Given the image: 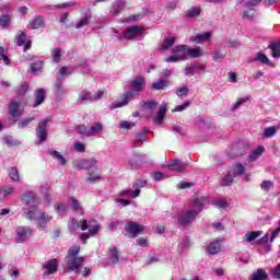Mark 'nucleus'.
<instances>
[{
    "label": "nucleus",
    "mask_w": 280,
    "mask_h": 280,
    "mask_svg": "<svg viewBox=\"0 0 280 280\" xmlns=\"http://www.w3.org/2000/svg\"><path fill=\"white\" fill-rule=\"evenodd\" d=\"M248 100H250V97L245 96L243 98H238L234 105L232 106V110H237V108H240L243 104H246V102H248Z\"/></svg>",
    "instance_id": "51"
},
{
    "label": "nucleus",
    "mask_w": 280,
    "mask_h": 280,
    "mask_svg": "<svg viewBox=\"0 0 280 280\" xmlns=\"http://www.w3.org/2000/svg\"><path fill=\"white\" fill-rule=\"evenodd\" d=\"M51 56H52V62H60V58H61L60 48L52 49Z\"/></svg>",
    "instance_id": "56"
},
{
    "label": "nucleus",
    "mask_w": 280,
    "mask_h": 280,
    "mask_svg": "<svg viewBox=\"0 0 280 280\" xmlns=\"http://www.w3.org/2000/svg\"><path fill=\"white\" fill-rule=\"evenodd\" d=\"M167 107L165 105H161L158 114L155 115V117H153V124H155L156 126H161V124H163V120L165 119Z\"/></svg>",
    "instance_id": "21"
},
{
    "label": "nucleus",
    "mask_w": 280,
    "mask_h": 280,
    "mask_svg": "<svg viewBox=\"0 0 280 280\" xmlns=\"http://www.w3.org/2000/svg\"><path fill=\"white\" fill-rule=\"evenodd\" d=\"M120 128L122 130H130V128H135V122L128 121V120H122L120 122Z\"/></svg>",
    "instance_id": "60"
},
{
    "label": "nucleus",
    "mask_w": 280,
    "mask_h": 280,
    "mask_svg": "<svg viewBox=\"0 0 280 280\" xmlns=\"http://www.w3.org/2000/svg\"><path fill=\"white\" fill-rule=\"evenodd\" d=\"M48 154L52 156V159H56L59 162V165H67V159H65L63 155L60 154V152L56 150H50L48 151Z\"/></svg>",
    "instance_id": "37"
},
{
    "label": "nucleus",
    "mask_w": 280,
    "mask_h": 280,
    "mask_svg": "<svg viewBox=\"0 0 280 280\" xmlns=\"http://www.w3.org/2000/svg\"><path fill=\"white\" fill-rule=\"evenodd\" d=\"M45 25V21L43 20V16L37 15L30 22L31 30H38L39 27H43Z\"/></svg>",
    "instance_id": "31"
},
{
    "label": "nucleus",
    "mask_w": 280,
    "mask_h": 280,
    "mask_svg": "<svg viewBox=\"0 0 280 280\" xmlns=\"http://www.w3.org/2000/svg\"><path fill=\"white\" fill-rule=\"evenodd\" d=\"M124 8H126V2L124 0H115V2L112 5L110 13L114 14V16H117Z\"/></svg>",
    "instance_id": "23"
},
{
    "label": "nucleus",
    "mask_w": 280,
    "mask_h": 280,
    "mask_svg": "<svg viewBox=\"0 0 280 280\" xmlns=\"http://www.w3.org/2000/svg\"><path fill=\"white\" fill-rule=\"evenodd\" d=\"M148 139V135L145 133V131L140 132L137 138H136V144L139 143H145V140Z\"/></svg>",
    "instance_id": "59"
},
{
    "label": "nucleus",
    "mask_w": 280,
    "mask_h": 280,
    "mask_svg": "<svg viewBox=\"0 0 280 280\" xmlns=\"http://www.w3.org/2000/svg\"><path fill=\"white\" fill-rule=\"evenodd\" d=\"M166 86H168V83L165 79H160L158 82L152 84L153 91H163Z\"/></svg>",
    "instance_id": "42"
},
{
    "label": "nucleus",
    "mask_w": 280,
    "mask_h": 280,
    "mask_svg": "<svg viewBox=\"0 0 280 280\" xmlns=\"http://www.w3.org/2000/svg\"><path fill=\"white\" fill-rule=\"evenodd\" d=\"M256 60H258V62H261L262 65H270V59H268V56L261 52H258Z\"/></svg>",
    "instance_id": "57"
},
{
    "label": "nucleus",
    "mask_w": 280,
    "mask_h": 280,
    "mask_svg": "<svg viewBox=\"0 0 280 280\" xmlns=\"http://www.w3.org/2000/svg\"><path fill=\"white\" fill-rule=\"evenodd\" d=\"M176 44V37H166L164 39V43L161 45L160 49L161 51H167V49H171V47H174Z\"/></svg>",
    "instance_id": "32"
},
{
    "label": "nucleus",
    "mask_w": 280,
    "mask_h": 280,
    "mask_svg": "<svg viewBox=\"0 0 280 280\" xmlns=\"http://www.w3.org/2000/svg\"><path fill=\"white\" fill-rule=\"evenodd\" d=\"M187 56L188 58H200V56H203L202 48H189V46H187Z\"/></svg>",
    "instance_id": "29"
},
{
    "label": "nucleus",
    "mask_w": 280,
    "mask_h": 280,
    "mask_svg": "<svg viewBox=\"0 0 280 280\" xmlns=\"http://www.w3.org/2000/svg\"><path fill=\"white\" fill-rule=\"evenodd\" d=\"M167 167L171 172H184L187 168V164L180 160H173Z\"/></svg>",
    "instance_id": "19"
},
{
    "label": "nucleus",
    "mask_w": 280,
    "mask_h": 280,
    "mask_svg": "<svg viewBox=\"0 0 280 280\" xmlns=\"http://www.w3.org/2000/svg\"><path fill=\"white\" fill-rule=\"evenodd\" d=\"M277 130L278 128L275 126L265 128L262 133L264 139H270V137H275L277 135Z\"/></svg>",
    "instance_id": "41"
},
{
    "label": "nucleus",
    "mask_w": 280,
    "mask_h": 280,
    "mask_svg": "<svg viewBox=\"0 0 280 280\" xmlns=\"http://www.w3.org/2000/svg\"><path fill=\"white\" fill-rule=\"evenodd\" d=\"M79 253H80V246L74 245L69 248L67 257H78Z\"/></svg>",
    "instance_id": "54"
},
{
    "label": "nucleus",
    "mask_w": 280,
    "mask_h": 280,
    "mask_svg": "<svg viewBox=\"0 0 280 280\" xmlns=\"http://www.w3.org/2000/svg\"><path fill=\"white\" fill-rule=\"evenodd\" d=\"M20 108L21 103L16 101H12L9 104V121H11L12 124H16V121H19V118L23 115V112Z\"/></svg>",
    "instance_id": "9"
},
{
    "label": "nucleus",
    "mask_w": 280,
    "mask_h": 280,
    "mask_svg": "<svg viewBox=\"0 0 280 280\" xmlns=\"http://www.w3.org/2000/svg\"><path fill=\"white\" fill-rule=\"evenodd\" d=\"M73 5V3H61V4H57V5H47L46 8H49V10H62L65 8H71Z\"/></svg>",
    "instance_id": "55"
},
{
    "label": "nucleus",
    "mask_w": 280,
    "mask_h": 280,
    "mask_svg": "<svg viewBox=\"0 0 280 280\" xmlns=\"http://www.w3.org/2000/svg\"><path fill=\"white\" fill-rule=\"evenodd\" d=\"M62 82H65L63 78H57V80L55 82L54 93H55L57 100H61L62 95H65V93H67V90H65V88L62 86Z\"/></svg>",
    "instance_id": "18"
},
{
    "label": "nucleus",
    "mask_w": 280,
    "mask_h": 280,
    "mask_svg": "<svg viewBox=\"0 0 280 280\" xmlns=\"http://www.w3.org/2000/svg\"><path fill=\"white\" fill-rule=\"evenodd\" d=\"M16 39L19 47H23V45H25V40H27V36L23 33V31H19Z\"/></svg>",
    "instance_id": "50"
},
{
    "label": "nucleus",
    "mask_w": 280,
    "mask_h": 280,
    "mask_svg": "<svg viewBox=\"0 0 280 280\" xmlns=\"http://www.w3.org/2000/svg\"><path fill=\"white\" fill-rule=\"evenodd\" d=\"M77 132H78L79 135H84L85 137H90V135H89V128H86V126H84V125L78 126V127H77Z\"/></svg>",
    "instance_id": "62"
},
{
    "label": "nucleus",
    "mask_w": 280,
    "mask_h": 280,
    "mask_svg": "<svg viewBox=\"0 0 280 280\" xmlns=\"http://www.w3.org/2000/svg\"><path fill=\"white\" fill-rule=\"evenodd\" d=\"M21 202L28 211H38L40 209V198L34 190H25L21 195Z\"/></svg>",
    "instance_id": "2"
},
{
    "label": "nucleus",
    "mask_w": 280,
    "mask_h": 280,
    "mask_svg": "<svg viewBox=\"0 0 280 280\" xmlns=\"http://www.w3.org/2000/svg\"><path fill=\"white\" fill-rule=\"evenodd\" d=\"M209 203H210L209 197H206V196H199L194 199V206L197 208L207 207V205Z\"/></svg>",
    "instance_id": "35"
},
{
    "label": "nucleus",
    "mask_w": 280,
    "mask_h": 280,
    "mask_svg": "<svg viewBox=\"0 0 280 280\" xmlns=\"http://www.w3.org/2000/svg\"><path fill=\"white\" fill-rule=\"evenodd\" d=\"M102 180V174L97 171L88 172L86 183H100Z\"/></svg>",
    "instance_id": "25"
},
{
    "label": "nucleus",
    "mask_w": 280,
    "mask_h": 280,
    "mask_svg": "<svg viewBox=\"0 0 280 280\" xmlns=\"http://www.w3.org/2000/svg\"><path fill=\"white\" fill-rule=\"evenodd\" d=\"M32 121H34V117L24 118L18 122V128L20 129L27 128V126H30Z\"/></svg>",
    "instance_id": "52"
},
{
    "label": "nucleus",
    "mask_w": 280,
    "mask_h": 280,
    "mask_svg": "<svg viewBox=\"0 0 280 280\" xmlns=\"http://www.w3.org/2000/svg\"><path fill=\"white\" fill-rule=\"evenodd\" d=\"M43 69V61H35L31 65V73H36Z\"/></svg>",
    "instance_id": "58"
},
{
    "label": "nucleus",
    "mask_w": 280,
    "mask_h": 280,
    "mask_svg": "<svg viewBox=\"0 0 280 280\" xmlns=\"http://www.w3.org/2000/svg\"><path fill=\"white\" fill-rule=\"evenodd\" d=\"M212 37L213 34H211V32L198 33L197 35L190 37V43H196V45H202V43H209Z\"/></svg>",
    "instance_id": "15"
},
{
    "label": "nucleus",
    "mask_w": 280,
    "mask_h": 280,
    "mask_svg": "<svg viewBox=\"0 0 280 280\" xmlns=\"http://www.w3.org/2000/svg\"><path fill=\"white\" fill-rule=\"evenodd\" d=\"M12 194H14V186L4 185L0 187V202H2V200H7V198H10Z\"/></svg>",
    "instance_id": "20"
},
{
    "label": "nucleus",
    "mask_w": 280,
    "mask_h": 280,
    "mask_svg": "<svg viewBox=\"0 0 280 280\" xmlns=\"http://www.w3.org/2000/svg\"><path fill=\"white\" fill-rule=\"evenodd\" d=\"M143 230V225L136 222H129L126 226V231L129 233V237H137L139 233H142Z\"/></svg>",
    "instance_id": "16"
},
{
    "label": "nucleus",
    "mask_w": 280,
    "mask_h": 280,
    "mask_svg": "<svg viewBox=\"0 0 280 280\" xmlns=\"http://www.w3.org/2000/svg\"><path fill=\"white\" fill-rule=\"evenodd\" d=\"M79 102H93V95L91 92L83 91L79 94Z\"/></svg>",
    "instance_id": "46"
},
{
    "label": "nucleus",
    "mask_w": 280,
    "mask_h": 280,
    "mask_svg": "<svg viewBox=\"0 0 280 280\" xmlns=\"http://www.w3.org/2000/svg\"><path fill=\"white\" fill-rule=\"evenodd\" d=\"M196 215H198V212L188 211L184 215L179 217L177 222L180 226H189V223L196 220Z\"/></svg>",
    "instance_id": "17"
},
{
    "label": "nucleus",
    "mask_w": 280,
    "mask_h": 280,
    "mask_svg": "<svg viewBox=\"0 0 280 280\" xmlns=\"http://www.w3.org/2000/svg\"><path fill=\"white\" fill-rule=\"evenodd\" d=\"M9 177L12 183H21V175L19 174V168H16V166H11L9 168Z\"/></svg>",
    "instance_id": "30"
},
{
    "label": "nucleus",
    "mask_w": 280,
    "mask_h": 280,
    "mask_svg": "<svg viewBox=\"0 0 280 280\" xmlns=\"http://www.w3.org/2000/svg\"><path fill=\"white\" fill-rule=\"evenodd\" d=\"M279 233H280V221H279L278 228L271 232V237H270L269 242H271V243L275 242V240H277V237H279Z\"/></svg>",
    "instance_id": "64"
},
{
    "label": "nucleus",
    "mask_w": 280,
    "mask_h": 280,
    "mask_svg": "<svg viewBox=\"0 0 280 280\" xmlns=\"http://www.w3.org/2000/svg\"><path fill=\"white\" fill-rule=\"evenodd\" d=\"M109 261L112 264H119V249L117 247H109Z\"/></svg>",
    "instance_id": "33"
},
{
    "label": "nucleus",
    "mask_w": 280,
    "mask_h": 280,
    "mask_svg": "<svg viewBox=\"0 0 280 280\" xmlns=\"http://www.w3.org/2000/svg\"><path fill=\"white\" fill-rule=\"evenodd\" d=\"M74 170H85V159H78L72 162Z\"/></svg>",
    "instance_id": "48"
},
{
    "label": "nucleus",
    "mask_w": 280,
    "mask_h": 280,
    "mask_svg": "<svg viewBox=\"0 0 280 280\" xmlns=\"http://www.w3.org/2000/svg\"><path fill=\"white\" fill-rule=\"evenodd\" d=\"M221 250V245L220 241H213L212 243L209 244L207 252L209 255H218Z\"/></svg>",
    "instance_id": "28"
},
{
    "label": "nucleus",
    "mask_w": 280,
    "mask_h": 280,
    "mask_svg": "<svg viewBox=\"0 0 280 280\" xmlns=\"http://www.w3.org/2000/svg\"><path fill=\"white\" fill-rule=\"evenodd\" d=\"M222 187H229L233 185V175L231 173H228L222 179H221Z\"/></svg>",
    "instance_id": "47"
},
{
    "label": "nucleus",
    "mask_w": 280,
    "mask_h": 280,
    "mask_svg": "<svg viewBox=\"0 0 280 280\" xmlns=\"http://www.w3.org/2000/svg\"><path fill=\"white\" fill-rule=\"evenodd\" d=\"M32 228L30 226H18L15 229V242L16 244H23L25 242H27V240H30V237H32Z\"/></svg>",
    "instance_id": "8"
},
{
    "label": "nucleus",
    "mask_w": 280,
    "mask_h": 280,
    "mask_svg": "<svg viewBox=\"0 0 280 280\" xmlns=\"http://www.w3.org/2000/svg\"><path fill=\"white\" fill-rule=\"evenodd\" d=\"M97 170V160L95 158L85 159V170Z\"/></svg>",
    "instance_id": "45"
},
{
    "label": "nucleus",
    "mask_w": 280,
    "mask_h": 280,
    "mask_svg": "<svg viewBox=\"0 0 280 280\" xmlns=\"http://www.w3.org/2000/svg\"><path fill=\"white\" fill-rule=\"evenodd\" d=\"M246 171V166L242 165V164H235L232 171V176L233 178L237 177V176H242V174H244V172Z\"/></svg>",
    "instance_id": "40"
},
{
    "label": "nucleus",
    "mask_w": 280,
    "mask_h": 280,
    "mask_svg": "<svg viewBox=\"0 0 280 280\" xmlns=\"http://www.w3.org/2000/svg\"><path fill=\"white\" fill-rule=\"evenodd\" d=\"M210 54H211L212 60L214 62H222V60H224V58H226V52H224L223 50H220V49H214Z\"/></svg>",
    "instance_id": "34"
},
{
    "label": "nucleus",
    "mask_w": 280,
    "mask_h": 280,
    "mask_svg": "<svg viewBox=\"0 0 280 280\" xmlns=\"http://www.w3.org/2000/svg\"><path fill=\"white\" fill-rule=\"evenodd\" d=\"M133 93H141L145 89V79L143 77H136L133 80L128 82Z\"/></svg>",
    "instance_id": "14"
},
{
    "label": "nucleus",
    "mask_w": 280,
    "mask_h": 280,
    "mask_svg": "<svg viewBox=\"0 0 280 280\" xmlns=\"http://www.w3.org/2000/svg\"><path fill=\"white\" fill-rule=\"evenodd\" d=\"M12 25V15L2 14L0 15V27L2 30H8Z\"/></svg>",
    "instance_id": "27"
},
{
    "label": "nucleus",
    "mask_w": 280,
    "mask_h": 280,
    "mask_svg": "<svg viewBox=\"0 0 280 280\" xmlns=\"http://www.w3.org/2000/svg\"><path fill=\"white\" fill-rule=\"evenodd\" d=\"M131 100H135V92L133 91L125 92L122 94V101L113 102L109 108L110 110H115V108H122V106H128V103L131 102Z\"/></svg>",
    "instance_id": "11"
},
{
    "label": "nucleus",
    "mask_w": 280,
    "mask_h": 280,
    "mask_svg": "<svg viewBox=\"0 0 280 280\" xmlns=\"http://www.w3.org/2000/svg\"><path fill=\"white\" fill-rule=\"evenodd\" d=\"M172 56L165 59V62H180L187 60V45H177L172 49Z\"/></svg>",
    "instance_id": "4"
},
{
    "label": "nucleus",
    "mask_w": 280,
    "mask_h": 280,
    "mask_svg": "<svg viewBox=\"0 0 280 280\" xmlns=\"http://www.w3.org/2000/svg\"><path fill=\"white\" fill-rule=\"evenodd\" d=\"M89 23H91V14H86L83 18H81L79 23L75 24V28L82 30V27H86V25H89Z\"/></svg>",
    "instance_id": "39"
},
{
    "label": "nucleus",
    "mask_w": 280,
    "mask_h": 280,
    "mask_svg": "<svg viewBox=\"0 0 280 280\" xmlns=\"http://www.w3.org/2000/svg\"><path fill=\"white\" fill-rule=\"evenodd\" d=\"M264 152H266V149L264 147H258L257 149H255L254 151H252L248 155V159L253 162V161H257V159H259V156H261L264 154Z\"/></svg>",
    "instance_id": "36"
},
{
    "label": "nucleus",
    "mask_w": 280,
    "mask_h": 280,
    "mask_svg": "<svg viewBox=\"0 0 280 280\" xmlns=\"http://www.w3.org/2000/svg\"><path fill=\"white\" fill-rule=\"evenodd\" d=\"M58 259L52 258L43 264L42 268L44 270V277H49V275H56L58 272Z\"/></svg>",
    "instance_id": "10"
},
{
    "label": "nucleus",
    "mask_w": 280,
    "mask_h": 280,
    "mask_svg": "<svg viewBox=\"0 0 280 280\" xmlns=\"http://www.w3.org/2000/svg\"><path fill=\"white\" fill-rule=\"evenodd\" d=\"M30 91V84L27 82H24L20 85V88L16 90L18 95H25Z\"/></svg>",
    "instance_id": "53"
},
{
    "label": "nucleus",
    "mask_w": 280,
    "mask_h": 280,
    "mask_svg": "<svg viewBox=\"0 0 280 280\" xmlns=\"http://www.w3.org/2000/svg\"><path fill=\"white\" fill-rule=\"evenodd\" d=\"M201 12L202 9H200V7H194L186 12V16L187 19H196L197 16H200Z\"/></svg>",
    "instance_id": "38"
},
{
    "label": "nucleus",
    "mask_w": 280,
    "mask_h": 280,
    "mask_svg": "<svg viewBox=\"0 0 280 280\" xmlns=\"http://www.w3.org/2000/svg\"><path fill=\"white\" fill-rule=\"evenodd\" d=\"M148 185L145 179H136L132 185V190L127 189L120 192V196H128L129 198H139L141 194V188Z\"/></svg>",
    "instance_id": "5"
},
{
    "label": "nucleus",
    "mask_w": 280,
    "mask_h": 280,
    "mask_svg": "<svg viewBox=\"0 0 280 280\" xmlns=\"http://www.w3.org/2000/svg\"><path fill=\"white\" fill-rule=\"evenodd\" d=\"M68 229L72 233L78 231V229H81V231L89 230L91 235H97V233H100V223H97L95 220H83L78 222L75 219H70L68 222Z\"/></svg>",
    "instance_id": "1"
},
{
    "label": "nucleus",
    "mask_w": 280,
    "mask_h": 280,
    "mask_svg": "<svg viewBox=\"0 0 280 280\" xmlns=\"http://www.w3.org/2000/svg\"><path fill=\"white\" fill-rule=\"evenodd\" d=\"M66 264L69 270H78L84 264V258L78 256H66Z\"/></svg>",
    "instance_id": "13"
},
{
    "label": "nucleus",
    "mask_w": 280,
    "mask_h": 280,
    "mask_svg": "<svg viewBox=\"0 0 280 280\" xmlns=\"http://www.w3.org/2000/svg\"><path fill=\"white\" fill-rule=\"evenodd\" d=\"M115 205L121 209V207H128L130 205V200L128 199H115Z\"/></svg>",
    "instance_id": "63"
},
{
    "label": "nucleus",
    "mask_w": 280,
    "mask_h": 280,
    "mask_svg": "<svg viewBox=\"0 0 280 280\" xmlns=\"http://www.w3.org/2000/svg\"><path fill=\"white\" fill-rule=\"evenodd\" d=\"M269 49H271V55L273 58H280V42L271 43L269 45Z\"/></svg>",
    "instance_id": "43"
},
{
    "label": "nucleus",
    "mask_w": 280,
    "mask_h": 280,
    "mask_svg": "<svg viewBox=\"0 0 280 280\" xmlns=\"http://www.w3.org/2000/svg\"><path fill=\"white\" fill-rule=\"evenodd\" d=\"M39 189H40V194H43V196H45V198L48 199L49 198V185L42 184Z\"/></svg>",
    "instance_id": "61"
},
{
    "label": "nucleus",
    "mask_w": 280,
    "mask_h": 280,
    "mask_svg": "<svg viewBox=\"0 0 280 280\" xmlns=\"http://www.w3.org/2000/svg\"><path fill=\"white\" fill-rule=\"evenodd\" d=\"M49 118L39 121L36 128L37 143H45L47 141V126H49Z\"/></svg>",
    "instance_id": "7"
},
{
    "label": "nucleus",
    "mask_w": 280,
    "mask_h": 280,
    "mask_svg": "<svg viewBox=\"0 0 280 280\" xmlns=\"http://www.w3.org/2000/svg\"><path fill=\"white\" fill-rule=\"evenodd\" d=\"M249 280H268V273L266 272V269H257L252 273Z\"/></svg>",
    "instance_id": "26"
},
{
    "label": "nucleus",
    "mask_w": 280,
    "mask_h": 280,
    "mask_svg": "<svg viewBox=\"0 0 280 280\" xmlns=\"http://www.w3.org/2000/svg\"><path fill=\"white\" fill-rule=\"evenodd\" d=\"M24 218L26 220H30L31 222H36L38 226H45V223L49 222L51 220V217L45 214L43 211H27L24 212Z\"/></svg>",
    "instance_id": "3"
},
{
    "label": "nucleus",
    "mask_w": 280,
    "mask_h": 280,
    "mask_svg": "<svg viewBox=\"0 0 280 280\" xmlns=\"http://www.w3.org/2000/svg\"><path fill=\"white\" fill-rule=\"evenodd\" d=\"M103 131H104V125H102V122H94L91 126V128H89L88 135H90V137H95V135H100Z\"/></svg>",
    "instance_id": "24"
},
{
    "label": "nucleus",
    "mask_w": 280,
    "mask_h": 280,
    "mask_svg": "<svg viewBox=\"0 0 280 280\" xmlns=\"http://www.w3.org/2000/svg\"><path fill=\"white\" fill-rule=\"evenodd\" d=\"M47 91L45 89H38L35 92V103L33 104V108H37V106H40L43 102H45Z\"/></svg>",
    "instance_id": "22"
},
{
    "label": "nucleus",
    "mask_w": 280,
    "mask_h": 280,
    "mask_svg": "<svg viewBox=\"0 0 280 280\" xmlns=\"http://www.w3.org/2000/svg\"><path fill=\"white\" fill-rule=\"evenodd\" d=\"M261 236V231H255V232H247L244 236V240H246V242H255V240H257V237Z\"/></svg>",
    "instance_id": "44"
},
{
    "label": "nucleus",
    "mask_w": 280,
    "mask_h": 280,
    "mask_svg": "<svg viewBox=\"0 0 280 280\" xmlns=\"http://www.w3.org/2000/svg\"><path fill=\"white\" fill-rule=\"evenodd\" d=\"M139 36H143V27L141 26H131L126 28V31L118 37V40H132L135 38H139Z\"/></svg>",
    "instance_id": "6"
},
{
    "label": "nucleus",
    "mask_w": 280,
    "mask_h": 280,
    "mask_svg": "<svg viewBox=\"0 0 280 280\" xmlns=\"http://www.w3.org/2000/svg\"><path fill=\"white\" fill-rule=\"evenodd\" d=\"M246 150H248V148L246 144H244V142H237L232 145L231 150L229 151V156L231 159H235V156H243V154H246Z\"/></svg>",
    "instance_id": "12"
},
{
    "label": "nucleus",
    "mask_w": 280,
    "mask_h": 280,
    "mask_svg": "<svg viewBox=\"0 0 280 280\" xmlns=\"http://www.w3.org/2000/svg\"><path fill=\"white\" fill-rule=\"evenodd\" d=\"M242 19H246L247 21H254L255 10L248 9L247 11H243Z\"/></svg>",
    "instance_id": "49"
}]
</instances>
